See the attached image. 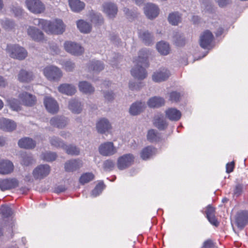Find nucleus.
I'll return each instance as SVG.
<instances>
[{
    "label": "nucleus",
    "mask_w": 248,
    "mask_h": 248,
    "mask_svg": "<svg viewBox=\"0 0 248 248\" xmlns=\"http://www.w3.org/2000/svg\"><path fill=\"white\" fill-rule=\"evenodd\" d=\"M150 51L147 49H142L139 52L137 59H135L134 62L137 65L131 71L132 75L139 79H143L147 76V73L143 67L148 66V58Z\"/></svg>",
    "instance_id": "obj_1"
},
{
    "label": "nucleus",
    "mask_w": 248,
    "mask_h": 248,
    "mask_svg": "<svg viewBox=\"0 0 248 248\" xmlns=\"http://www.w3.org/2000/svg\"><path fill=\"white\" fill-rule=\"evenodd\" d=\"M65 31V25L61 19H55L53 21H47L45 31L47 33L60 34Z\"/></svg>",
    "instance_id": "obj_2"
},
{
    "label": "nucleus",
    "mask_w": 248,
    "mask_h": 248,
    "mask_svg": "<svg viewBox=\"0 0 248 248\" xmlns=\"http://www.w3.org/2000/svg\"><path fill=\"white\" fill-rule=\"evenodd\" d=\"M6 51L10 56L19 60H24L27 56V51L18 45H7Z\"/></svg>",
    "instance_id": "obj_3"
},
{
    "label": "nucleus",
    "mask_w": 248,
    "mask_h": 248,
    "mask_svg": "<svg viewBox=\"0 0 248 248\" xmlns=\"http://www.w3.org/2000/svg\"><path fill=\"white\" fill-rule=\"evenodd\" d=\"M43 74L50 81H59L62 76L61 70L57 66L49 65L43 69Z\"/></svg>",
    "instance_id": "obj_4"
},
{
    "label": "nucleus",
    "mask_w": 248,
    "mask_h": 248,
    "mask_svg": "<svg viewBox=\"0 0 248 248\" xmlns=\"http://www.w3.org/2000/svg\"><path fill=\"white\" fill-rule=\"evenodd\" d=\"M25 4L27 9L34 14L43 13L46 10L45 5L41 0H26Z\"/></svg>",
    "instance_id": "obj_5"
},
{
    "label": "nucleus",
    "mask_w": 248,
    "mask_h": 248,
    "mask_svg": "<svg viewBox=\"0 0 248 248\" xmlns=\"http://www.w3.org/2000/svg\"><path fill=\"white\" fill-rule=\"evenodd\" d=\"M134 160L135 157L132 154L124 155L118 158L117 167L120 170H125L134 164Z\"/></svg>",
    "instance_id": "obj_6"
},
{
    "label": "nucleus",
    "mask_w": 248,
    "mask_h": 248,
    "mask_svg": "<svg viewBox=\"0 0 248 248\" xmlns=\"http://www.w3.org/2000/svg\"><path fill=\"white\" fill-rule=\"evenodd\" d=\"M235 223L237 227L240 230H242L248 224V211L239 210L235 216Z\"/></svg>",
    "instance_id": "obj_7"
},
{
    "label": "nucleus",
    "mask_w": 248,
    "mask_h": 248,
    "mask_svg": "<svg viewBox=\"0 0 248 248\" xmlns=\"http://www.w3.org/2000/svg\"><path fill=\"white\" fill-rule=\"evenodd\" d=\"M65 50L68 53L75 56H79L84 52V48L79 44L66 41L64 44Z\"/></svg>",
    "instance_id": "obj_8"
},
{
    "label": "nucleus",
    "mask_w": 248,
    "mask_h": 248,
    "mask_svg": "<svg viewBox=\"0 0 248 248\" xmlns=\"http://www.w3.org/2000/svg\"><path fill=\"white\" fill-rule=\"evenodd\" d=\"M213 40L214 36L212 33L209 30H206L200 36V46L203 48L208 49L211 47Z\"/></svg>",
    "instance_id": "obj_9"
},
{
    "label": "nucleus",
    "mask_w": 248,
    "mask_h": 248,
    "mask_svg": "<svg viewBox=\"0 0 248 248\" xmlns=\"http://www.w3.org/2000/svg\"><path fill=\"white\" fill-rule=\"evenodd\" d=\"M102 11L109 18H114L118 12V7L116 4L111 2H104L102 6Z\"/></svg>",
    "instance_id": "obj_10"
},
{
    "label": "nucleus",
    "mask_w": 248,
    "mask_h": 248,
    "mask_svg": "<svg viewBox=\"0 0 248 248\" xmlns=\"http://www.w3.org/2000/svg\"><path fill=\"white\" fill-rule=\"evenodd\" d=\"M98 150L99 153L103 156H110L117 152V149L112 142H106L101 144Z\"/></svg>",
    "instance_id": "obj_11"
},
{
    "label": "nucleus",
    "mask_w": 248,
    "mask_h": 248,
    "mask_svg": "<svg viewBox=\"0 0 248 248\" xmlns=\"http://www.w3.org/2000/svg\"><path fill=\"white\" fill-rule=\"evenodd\" d=\"M69 120L63 116H56L50 120L51 125L59 129L65 128L69 124Z\"/></svg>",
    "instance_id": "obj_12"
},
{
    "label": "nucleus",
    "mask_w": 248,
    "mask_h": 248,
    "mask_svg": "<svg viewBox=\"0 0 248 248\" xmlns=\"http://www.w3.org/2000/svg\"><path fill=\"white\" fill-rule=\"evenodd\" d=\"M50 168L48 165H41L36 167L33 171V175L35 179H43L50 173Z\"/></svg>",
    "instance_id": "obj_13"
},
{
    "label": "nucleus",
    "mask_w": 248,
    "mask_h": 248,
    "mask_svg": "<svg viewBox=\"0 0 248 248\" xmlns=\"http://www.w3.org/2000/svg\"><path fill=\"white\" fill-rule=\"evenodd\" d=\"M170 76V73L169 70L162 68L154 73L152 79L155 82H160L166 80Z\"/></svg>",
    "instance_id": "obj_14"
},
{
    "label": "nucleus",
    "mask_w": 248,
    "mask_h": 248,
    "mask_svg": "<svg viewBox=\"0 0 248 248\" xmlns=\"http://www.w3.org/2000/svg\"><path fill=\"white\" fill-rule=\"evenodd\" d=\"M18 98L22 104L27 106H33L36 101L35 96L25 92L19 93Z\"/></svg>",
    "instance_id": "obj_15"
},
{
    "label": "nucleus",
    "mask_w": 248,
    "mask_h": 248,
    "mask_svg": "<svg viewBox=\"0 0 248 248\" xmlns=\"http://www.w3.org/2000/svg\"><path fill=\"white\" fill-rule=\"evenodd\" d=\"M18 182L15 178L5 179L0 180V189L5 191L14 188L18 186Z\"/></svg>",
    "instance_id": "obj_16"
},
{
    "label": "nucleus",
    "mask_w": 248,
    "mask_h": 248,
    "mask_svg": "<svg viewBox=\"0 0 248 248\" xmlns=\"http://www.w3.org/2000/svg\"><path fill=\"white\" fill-rule=\"evenodd\" d=\"M44 104L48 112L51 113H55L59 110V105L53 98L51 97H46L44 98Z\"/></svg>",
    "instance_id": "obj_17"
},
{
    "label": "nucleus",
    "mask_w": 248,
    "mask_h": 248,
    "mask_svg": "<svg viewBox=\"0 0 248 248\" xmlns=\"http://www.w3.org/2000/svg\"><path fill=\"white\" fill-rule=\"evenodd\" d=\"M82 165V161L81 160L72 159L65 162L64 169L67 172H73L80 168Z\"/></svg>",
    "instance_id": "obj_18"
},
{
    "label": "nucleus",
    "mask_w": 248,
    "mask_h": 248,
    "mask_svg": "<svg viewBox=\"0 0 248 248\" xmlns=\"http://www.w3.org/2000/svg\"><path fill=\"white\" fill-rule=\"evenodd\" d=\"M27 33L33 40L40 41L44 39V33L39 29L35 27L29 26L27 29Z\"/></svg>",
    "instance_id": "obj_19"
},
{
    "label": "nucleus",
    "mask_w": 248,
    "mask_h": 248,
    "mask_svg": "<svg viewBox=\"0 0 248 248\" xmlns=\"http://www.w3.org/2000/svg\"><path fill=\"white\" fill-rule=\"evenodd\" d=\"M144 13L147 17L149 19L155 18L158 15L159 9L154 4L148 3L144 8Z\"/></svg>",
    "instance_id": "obj_20"
},
{
    "label": "nucleus",
    "mask_w": 248,
    "mask_h": 248,
    "mask_svg": "<svg viewBox=\"0 0 248 248\" xmlns=\"http://www.w3.org/2000/svg\"><path fill=\"white\" fill-rule=\"evenodd\" d=\"M96 127L98 133L103 134L110 129L111 124L108 119L102 118L97 122Z\"/></svg>",
    "instance_id": "obj_21"
},
{
    "label": "nucleus",
    "mask_w": 248,
    "mask_h": 248,
    "mask_svg": "<svg viewBox=\"0 0 248 248\" xmlns=\"http://www.w3.org/2000/svg\"><path fill=\"white\" fill-rule=\"evenodd\" d=\"M14 166L13 163L8 160L0 162V174H8L13 172Z\"/></svg>",
    "instance_id": "obj_22"
},
{
    "label": "nucleus",
    "mask_w": 248,
    "mask_h": 248,
    "mask_svg": "<svg viewBox=\"0 0 248 248\" xmlns=\"http://www.w3.org/2000/svg\"><path fill=\"white\" fill-rule=\"evenodd\" d=\"M157 149L152 146L144 148L140 152V157L143 160H147L156 154Z\"/></svg>",
    "instance_id": "obj_23"
},
{
    "label": "nucleus",
    "mask_w": 248,
    "mask_h": 248,
    "mask_svg": "<svg viewBox=\"0 0 248 248\" xmlns=\"http://www.w3.org/2000/svg\"><path fill=\"white\" fill-rule=\"evenodd\" d=\"M16 126V124L12 120L5 118L0 119V128L4 131H12Z\"/></svg>",
    "instance_id": "obj_24"
},
{
    "label": "nucleus",
    "mask_w": 248,
    "mask_h": 248,
    "mask_svg": "<svg viewBox=\"0 0 248 248\" xmlns=\"http://www.w3.org/2000/svg\"><path fill=\"white\" fill-rule=\"evenodd\" d=\"M166 117L170 120L178 121L181 117V112L175 108H169L165 111Z\"/></svg>",
    "instance_id": "obj_25"
},
{
    "label": "nucleus",
    "mask_w": 248,
    "mask_h": 248,
    "mask_svg": "<svg viewBox=\"0 0 248 248\" xmlns=\"http://www.w3.org/2000/svg\"><path fill=\"white\" fill-rule=\"evenodd\" d=\"M154 124L160 130L165 129L168 126V124L162 114L155 116Z\"/></svg>",
    "instance_id": "obj_26"
},
{
    "label": "nucleus",
    "mask_w": 248,
    "mask_h": 248,
    "mask_svg": "<svg viewBox=\"0 0 248 248\" xmlns=\"http://www.w3.org/2000/svg\"><path fill=\"white\" fill-rule=\"evenodd\" d=\"M58 90L61 93L68 95H72L76 92V89L74 86L66 83L60 85L58 87Z\"/></svg>",
    "instance_id": "obj_27"
},
{
    "label": "nucleus",
    "mask_w": 248,
    "mask_h": 248,
    "mask_svg": "<svg viewBox=\"0 0 248 248\" xmlns=\"http://www.w3.org/2000/svg\"><path fill=\"white\" fill-rule=\"evenodd\" d=\"M68 108L73 113L79 114L82 110V105L78 100L73 99L69 101Z\"/></svg>",
    "instance_id": "obj_28"
},
{
    "label": "nucleus",
    "mask_w": 248,
    "mask_h": 248,
    "mask_svg": "<svg viewBox=\"0 0 248 248\" xmlns=\"http://www.w3.org/2000/svg\"><path fill=\"white\" fill-rule=\"evenodd\" d=\"M145 108V103L137 102L131 105L129 109V112L132 115H137L142 111Z\"/></svg>",
    "instance_id": "obj_29"
},
{
    "label": "nucleus",
    "mask_w": 248,
    "mask_h": 248,
    "mask_svg": "<svg viewBox=\"0 0 248 248\" xmlns=\"http://www.w3.org/2000/svg\"><path fill=\"white\" fill-rule=\"evenodd\" d=\"M18 144L20 148L29 149L34 148L36 145L35 142L29 138H24L20 139L18 141Z\"/></svg>",
    "instance_id": "obj_30"
},
{
    "label": "nucleus",
    "mask_w": 248,
    "mask_h": 248,
    "mask_svg": "<svg viewBox=\"0 0 248 248\" xmlns=\"http://www.w3.org/2000/svg\"><path fill=\"white\" fill-rule=\"evenodd\" d=\"M88 66L89 70L94 72H99L104 68V63L102 62L95 60L90 61Z\"/></svg>",
    "instance_id": "obj_31"
},
{
    "label": "nucleus",
    "mask_w": 248,
    "mask_h": 248,
    "mask_svg": "<svg viewBox=\"0 0 248 248\" xmlns=\"http://www.w3.org/2000/svg\"><path fill=\"white\" fill-rule=\"evenodd\" d=\"M69 5L71 10L75 12H79L85 7V4L80 0H68Z\"/></svg>",
    "instance_id": "obj_32"
},
{
    "label": "nucleus",
    "mask_w": 248,
    "mask_h": 248,
    "mask_svg": "<svg viewBox=\"0 0 248 248\" xmlns=\"http://www.w3.org/2000/svg\"><path fill=\"white\" fill-rule=\"evenodd\" d=\"M80 91L85 93L91 94L94 92V88L89 82L86 81H80L78 83Z\"/></svg>",
    "instance_id": "obj_33"
},
{
    "label": "nucleus",
    "mask_w": 248,
    "mask_h": 248,
    "mask_svg": "<svg viewBox=\"0 0 248 248\" xmlns=\"http://www.w3.org/2000/svg\"><path fill=\"white\" fill-rule=\"evenodd\" d=\"M147 103L150 108H158L164 105L165 100L162 97L155 96L150 98Z\"/></svg>",
    "instance_id": "obj_34"
},
{
    "label": "nucleus",
    "mask_w": 248,
    "mask_h": 248,
    "mask_svg": "<svg viewBox=\"0 0 248 248\" xmlns=\"http://www.w3.org/2000/svg\"><path fill=\"white\" fill-rule=\"evenodd\" d=\"M32 79V73L25 70H21L18 75V79L20 82H29Z\"/></svg>",
    "instance_id": "obj_35"
},
{
    "label": "nucleus",
    "mask_w": 248,
    "mask_h": 248,
    "mask_svg": "<svg viewBox=\"0 0 248 248\" xmlns=\"http://www.w3.org/2000/svg\"><path fill=\"white\" fill-rule=\"evenodd\" d=\"M147 139L151 142H158L161 139V134L154 129H150L148 131Z\"/></svg>",
    "instance_id": "obj_36"
},
{
    "label": "nucleus",
    "mask_w": 248,
    "mask_h": 248,
    "mask_svg": "<svg viewBox=\"0 0 248 248\" xmlns=\"http://www.w3.org/2000/svg\"><path fill=\"white\" fill-rule=\"evenodd\" d=\"M77 25L78 29L81 32L88 33L91 31V25L83 20H79L78 21Z\"/></svg>",
    "instance_id": "obj_37"
},
{
    "label": "nucleus",
    "mask_w": 248,
    "mask_h": 248,
    "mask_svg": "<svg viewBox=\"0 0 248 248\" xmlns=\"http://www.w3.org/2000/svg\"><path fill=\"white\" fill-rule=\"evenodd\" d=\"M49 141L51 146L59 148H64L65 144L64 142L58 137L53 136L49 137Z\"/></svg>",
    "instance_id": "obj_38"
},
{
    "label": "nucleus",
    "mask_w": 248,
    "mask_h": 248,
    "mask_svg": "<svg viewBox=\"0 0 248 248\" xmlns=\"http://www.w3.org/2000/svg\"><path fill=\"white\" fill-rule=\"evenodd\" d=\"M156 48L160 54L164 55H168L170 50L169 44L163 41L159 42L156 44Z\"/></svg>",
    "instance_id": "obj_39"
},
{
    "label": "nucleus",
    "mask_w": 248,
    "mask_h": 248,
    "mask_svg": "<svg viewBox=\"0 0 248 248\" xmlns=\"http://www.w3.org/2000/svg\"><path fill=\"white\" fill-rule=\"evenodd\" d=\"M247 190V186L242 184L236 185L233 190V197L237 198Z\"/></svg>",
    "instance_id": "obj_40"
},
{
    "label": "nucleus",
    "mask_w": 248,
    "mask_h": 248,
    "mask_svg": "<svg viewBox=\"0 0 248 248\" xmlns=\"http://www.w3.org/2000/svg\"><path fill=\"white\" fill-rule=\"evenodd\" d=\"M140 37L146 45H151L154 40L153 36L148 31H144L140 33Z\"/></svg>",
    "instance_id": "obj_41"
},
{
    "label": "nucleus",
    "mask_w": 248,
    "mask_h": 248,
    "mask_svg": "<svg viewBox=\"0 0 248 248\" xmlns=\"http://www.w3.org/2000/svg\"><path fill=\"white\" fill-rule=\"evenodd\" d=\"M22 160L21 164L23 166H28L33 162V159L31 155L23 153L21 155Z\"/></svg>",
    "instance_id": "obj_42"
},
{
    "label": "nucleus",
    "mask_w": 248,
    "mask_h": 248,
    "mask_svg": "<svg viewBox=\"0 0 248 248\" xmlns=\"http://www.w3.org/2000/svg\"><path fill=\"white\" fill-rule=\"evenodd\" d=\"M181 17L178 12H173L169 15L168 20L173 25H177L181 22Z\"/></svg>",
    "instance_id": "obj_43"
},
{
    "label": "nucleus",
    "mask_w": 248,
    "mask_h": 248,
    "mask_svg": "<svg viewBox=\"0 0 248 248\" xmlns=\"http://www.w3.org/2000/svg\"><path fill=\"white\" fill-rule=\"evenodd\" d=\"M91 18L92 23L97 25H100L104 22V18L100 13H92Z\"/></svg>",
    "instance_id": "obj_44"
},
{
    "label": "nucleus",
    "mask_w": 248,
    "mask_h": 248,
    "mask_svg": "<svg viewBox=\"0 0 248 248\" xmlns=\"http://www.w3.org/2000/svg\"><path fill=\"white\" fill-rule=\"evenodd\" d=\"M57 157L56 153L52 152H46L41 155V158L44 161L51 162L54 161Z\"/></svg>",
    "instance_id": "obj_45"
},
{
    "label": "nucleus",
    "mask_w": 248,
    "mask_h": 248,
    "mask_svg": "<svg viewBox=\"0 0 248 248\" xmlns=\"http://www.w3.org/2000/svg\"><path fill=\"white\" fill-rule=\"evenodd\" d=\"M63 149L68 155H78L80 153V150L79 148L77 146L72 145H66L65 144V146Z\"/></svg>",
    "instance_id": "obj_46"
},
{
    "label": "nucleus",
    "mask_w": 248,
    "mask_h": 248,
    "mask_svg": "<svg viewBox=\"0 0 248 248\" xmlns=\"http://www.w3.org/2000/svg\"><path fill=\"white\" fill-rule=\"evenodd\" d=\"M94 177V176L93 173L91 172H86L83 173L80 176L79 181L80 184L84 185L93 180Z\"/></svg>",
    "instance_id": "obj_47"
},
{
    "label": "nucleus",
    "mask_w": 248,
    "mask_h": 248,
    "mask_svg": "<svg viewBox=\"0 0 248 248\" xmlns=\"http://www.w3.org/2000/svg\"><path fill=\"white\" fill-rule=\"evenodd\" d=\"M7 102L9 105L10 106L11 108L15 110H18L20 109V105L21 104H22L20 99L19 100L17 99L13 98L8 99L7 100Z\"/></svg>",
    "instance_id": "obj_48"
},
{
    "label": "nucleus",
    "mask_w": 248,
    "mask_h": 248,
    "mask_svg": "<svg viewBox=\"0 0 248 248\" xmlns=\"http://www.w3.org/2000/svg\"><path fill=\"white\" fill-rule=\"evenodd\" d=\"M0 214L3 217H8L12 215L13 212L11 208L5 205H2L0 209Z\"/></svg>",
    "instance_id": "obj_49"
},
{
    "label": "nucleus",
    "mask_w": 248,
    "mask_h": 248,
    "mask_svg": "<svg viewBox=\"0 0 248 248\" xmlns=\"http://www.w3.org/2000/svg\"><path fill=\"white\" fill-rule=\"evenodd\" d=\"M173 42L177 46H183L185 44L184 38L179 33H176L173 36Z\"/></svg>",
    "instance_id": "obj_50"
},
{
    "label": "nucleus",
    "mask_w": 248,
    "mask_h": 248,
    "mask_svg": "<svg viewBox=\"0 0 248 248\" xmlns=\"http://www.w3.org/2000/svg\"><path fill=\"white\" fill-rule=\"evenodd\" d=\"M47 21L48 20L44 19L35 18L33 20V23L35 25L41 27L45 31L46 27L47 26Z\"/></svg>",
    "instance_id": "obj_51"
},
{
    "label": "nucleus",
    "mask_w": 248,
    "mask_h": 248,
    "mask_svg": "<svg viewBox=\"0 0 248 248\" xmlns=\"http://www.w3.org/2000/svg\"><path fill=\"white\" fill-rule=\"evenodd\" d=\"M115 166L114 162L110 159H108L105 160L103 165V167L104 170L106 171L112 170Z\"/></svg>",
    "instance_id": "obj_52"
},
{
    "label": "nucleus",
    "mask_w": 248,
    "mask_h": 248,
    "mask_svg": "<svg viewBox=\"0 0 248 248\" xmlns=\"http://www.w3.org/2000/svg\"><path fill=\"white\" fill-rule=\"evenodd\" d=\"M104 184L103 183H99L96 186L95 188L92 191V195L93 197L98 196L102 191L104 189Z\"/></svg>",
    "instance_id": "obj_53"
},
{
    "label": "nucleus",
    "mask_w": 248,
    "mask_h": 248,
    "mask_svg": "<svg viewBox=\"0 0 248 248\" xmlns=\"http://www.w3.org/2000/svg\"><path fill=\"white\" fill-rule=\"evenodd\" d=\"M181 94L176 91L172 92L170 93V100L173 102H178L180 101Z\"/></svg>",
    "instance_id": "obj_54"
},
{
    "label": "nucleus",
    "mask_w": 248,
    "mask_h": 248,
    "mask_svg": "<svg viewBox=\"0 0 248 248\" xmlns=\"http://www.w3.org/2000/svg\"><path fill=\"white\" fill-rule=\"evenodd\" d=\"M215 208L212 205L209 204L206 207V210L205 211L206 217L215 215Z\"/></svg>",
    "instance_id": "obj_55"
},
{
    "label": "nucleus",
    "mask_w": 248,
    "mask_h": 248,
    "mask_svg": "<svg viewBox=\"0 0 248 248\" xmlns=\"http://www.w3.org/2000/svg\"><path fill=\"white\" fill-rule=\"evenodd\" d=\"M64 67L66 71L71 72L74 69L75 64L74 62L71 61H66L64 62Z\"/></svg>",
    "instance_id": "obj_56"
},
{
    "label": "nucleus",
    "mask_w": 248,
    "mask_h": 248,
    "mask_svg": "<svg viewBox=\"0 0 248 248\" xmlns=\"http://www.w3.org/2000/svg\"><path fill=\"white\" fill-rule=\"evenodd\" d=\"M104 96L105 100L108 101H111L114 98V94L111 91L104 92Z\"/></svg>",
    "instance_id": "obj_57"
},
{
    "label": "nucleus",
    "mask_w": 248,
    "mask_h": 248,
    "mask_svg": "<svg viewBox=\"0 0 248 248\" xmlns=\"http://www.w3.org/2000/svg\"><path fill=\"white\" fill-rule=\"evenodd\" d=\"M209 222L213 225L217 227L219 225V222L217 221L215 215L206 217Z\"/></svg>",
    "instance_id": "obj_58"
},
{
    "label": "nucleus",
    "mask_w": 248,
    "mask_h": 248,
    "mask_svg": "<svg viewBox=\"0 0 248 248\" xmlns=\"http://www.w3.org/2000/svg\"><path fill=\"white\" fill-rule=\"evenodd\" d=\"M3 27L6 30L11 29L14 27V23L9 20H5L2 23Z\"/></svg>",
    "instance_id": "obj_59"
},
{
    "label": "nucleus",
    "mask_w": 248,
    "mask_h": 248,
    "mask_svg": "<svg viewBox=\"0 0 248 248\" xmlns=\"http://www.w3.org/2000/svg\"><path fill=\"white\" fill-rule=\"evenodd\" d=\"M234 167V162L232 161L231 162L228 163L226 164V172L228 173H229L232 172L233 170V169Z\"/></svg>",
    "instance_id": "obj_60"
},
{
    "label": "nucleus",
    "mask_w": 248,
    "mask_h": 248,
    "mask_svg": "<svg viewBox=\"0 0 248 248\" xmlns=\"http://www.w3.org/2000/svg\"><path fill=\"white\" fill-rule=\"evenodd\" d=\"M220 7H224L227 5L229 2V0H216Z\"/></svg>",
    "instance_id": "obj_61"
},
{
    "label": "nucleus",
    "mask_w": 248,
    "mask_h": 248,
    "mask_svg": "<svg viewBox=\"0 0 248 248\" xmlns=\"http://www.w3.org/2000/svg\"><path fill=\"white\" fill-rule=\"evenodd\" d=\"M7 84L6 80L3 77L0 76V87L4 88Z\"/></svg>",
    "instance_id": "obj_62"
},
{
    "label": "nucleus",
    "mask_w": 248,
    "mask_h": 248,
    "mask_svg": "<svg viewBox=\"0 0 248 248\" xmlns=\"http://www.w3.org/2000/svg\"><path fill=\"white\" fill-rule=\"evenodd\" d=\"M213 246V243L211 240H208L205 241L203 243V247L204 248H211Z\"/></svg>",
    "instance_id": "obj_63"
},
{
    "label": "nucleus",
    "mask_w": 248,
    "mask_h": 248,
    "mask_svg": "<svg viewBox=\"0 0 248 248\" xmlns=\"http://www.w3.org/2000/svg\"><path fill=\"white\" fill-rule=\"evenodd\" d=\"M60 135L61 137L64 139L68 138L70 137V133L68 131H62L60 133Z\"/></svg>",
    "instance_id": "obj_64"
}]
</instances>
